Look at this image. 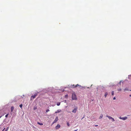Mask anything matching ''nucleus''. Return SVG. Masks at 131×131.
<instances>
[{"label":"nucleus","instance_id":"nucleus-1","mask_svg":"<svg viewBox=\"0 0 131 131\" xmlns=\"http://www.w3.org/2000/svg\"><path fill=\"white\" fill-rule=\"evenodd\" d=\"M72 99L73 100H76L77 97L74 94H72Z\"/></svg>","mask_w":131,"mask_h":131},{"label":"nucleus","instance_id":"nucleus-2","mask_svg":"<svg viewBox=\"0 0 131 131\" xmlns=\"http://www.w3.org/2000/svg\"><path fill=\"white\" fill-rule=\"evenodd\" d=\"M37 95V93H36L34 95L31 96V100L35 98Z\"/></svg>","mask_w":131,"mask_h":131},{"label":"nucleus","instance_id":"nucleus-3","mask_svg":"<svg viewBox=\"0 0 131 131\" xmlns=\"http://www.w3.org/2000/svg\"><path fill=\"white\" fill-rule=\"evenodd\" d=\"M106 116L108 117L109 119H111L112 121H114V118H112L111 117L108 116V115H106Z\"/></svg>","mask_w":131,"mask_h":131},{"label":"nucleus","instance_id":"nucleus-4","mask_svg":"<svg viewBox=\"0 0 131 131\" xmlns=\"http://www.w3.org/2000/svg\"><path fill=\"white\" fill-rule=\"evenodd\" d=\"M58 117L57 116L56 117V118L54 120V122H53V124H54V123H56L58 121Z\"/></svg>","mask_w":131,"mask_h":131},{"label":"nucleus","instance_id":"nucleus-5","mask_svg":"<svg viewBox=\"0 0 131 131\" xmlns=\"http://www.w3.org/2000/svg\"><path fill=\"white\" fill-rule=\"evenodd\" d=\"M78 109V108L77 107H75L74 109V110L72 111V112L73 113H75L77 110Z\"/></svg>","mask_w":131,"mask_h":131},{"label":"nucleus","instance_id":"nucleus-6","mask_svg":"<svg viewBox=\"0 0 131 131\" xmlns=\"http://www.w3.org/2000/svg\"><path fill=\"white\" fill-rule=\"evenodd\" d=\"M120 118L123 120H125L127 119V117H120Z\"/></svg>","mask_w":131,"mask_h":131},{"label":"nucleus","instance_id":"nucleus-7","mask_svg":"<svg viewBox=\"0 0 131 131\" xmlns=\"http://www.w3.org/2000/svg\"><path fill=\"white\" fill-rule=\"evenodd\" d=\"M60 125L58 124L57 126L56 127V129H57L60 128Z\"/></svg>","mask_w":131,"mask_h":131},{"label":"nucleus","instance_id":"nucleus-8","mask_svg":"<svg viewBox=\"0 0 131 131\" xmlns=\"http://www.w3.org/2000/svg\"><path fill=\"white\" fill-rule=\"evenodd\" d=\"M61 110H58L56 112H55V113H60L61 112Z\"/></svg>","mask_w":131,"mask_h":131},{"label":"nucleus","instance_id":"nucleus-9","mask_svg":"<svg viewBox=\"0 0 131 131\" xmlns=\"http://www.w3.org/2000/svg\"><path fill=\"white\" fill-rule=\"evenodd\" d=\"M14 109V108L13 106H12L11 107V112H12Z\"/></svg>","mask_w":131,"mask_h":131},{"label":"nucleus","instance_id":"nucleus-10","mask_svg":"<svg viewBox=\"0 0 131 131\" xmlns=\"http://www.w3.org/2000/svg\"><path fill=\"white\" fill-rule=\"evenodd\" d=\"M121 83H122V84H123V81H121L118 84V85H120Z\"/></svg>","mask_w":131,"mask_h":131},{"label":"nucleus","instance_id":"nucleus-11","mask_svg":"<svg viewBox=\"0 0 131 131\" xmlns=\"http://www.w3.org/2000/svg\"><path fill=\"white\" fill-rule=\"evenodd\" d=\"M37 124L40 125H43V124L42 123H40L39 122H37Z\"/></svg>","mask_w":131,"mask_h":131},{"label":"nucleus","instance_id":"nucleus-12","mask_svg":"<svg viewBox=\"0 0 131 131\" xmlns=\"http://www.w3.org/2000/svg\"><path fill=\"white\" fill-rule=\"evenodd\" d=\"M77 86H79V88L81 87V86L78 84H77V85H75V87H77Z\"/></svg>","mask_w":131,"mask_h":131},{"label":"nucleus","instance_id":"nucleus-13","mask_svg":"<svg viewBox=\"0 0 131 131\" xmlns=\"http://www.w3.org/2000/svg\"><path fill=\"white\" fill-rule=\"evenodd\" d=\"M60 102H58L57 104V106H59L60 105Z\"/></svg>","mask_w":131,"mask_h":131},{"label":"nucleus","instance_id":"nucleus-14","mask_svg":"<svg viewBox=\"0 0 131 131\" xmlns=\"http://www.w3.org/2000/svg\"><path fill=\"white\" fill-rule=\"evenodd\" d=\"M76 85H72L71 86V88H75L76 87H75Z\"/></svg>","mask_w":131,"mask_h":131},{"label":"nucleus","instance_id":"nucleus-15","mask_svg":"<svg viewBox=\"0 0 131 131\" xmlns=\"http://www.w3.org/2000/svg\"><path fill=\"white\" fill-rule=\"evenodd\" d=\"M107 95V92H106L105 93L104 96L105 97H106Z\"/></svg>","mask_w":131,"mask_h":131},{"label":"nucleus","instance_id":"nucleus-16","mask_svg":"<svg viewBox=\"0 0 131 131\" xmlns=\"http://www.w3.org/2000/svg\"><path fill=\"white\" fill-rule=\"evenodd\" d=\"M9 128V127H7V128H6V129H5V131H7L8 129Z\"/></svg>","mask_w":131,"mask_h":131},{"label":"nucleus","instance_id":"nucleus-17","mask_svg":"<svg viewBox=\"0 0 131 131\" xmlns=\"http://www.w3.org/2000/svg\"><path fill=\"white\" fill-rule=\"evenodd\" d=\"M103 117V114H102L100 117V119L101 118Z\"/></svg>","mask_w":131,"mask_h":131},{"label":"nucleus","instance_id":"nucleus-18","mask_svg":"<svg viewBox=\"0 0 131 131\" xmlns=\"http://www.w3.org/2000/svg\"><path fill=\"white\" fill-rule=\"evenodd\" d=\"M67 125L68 126H70V124H69V123L68 122H67Z\"/></svg>","mask_w":131,"mask_h":131},{"label":"nucleus","instance_id":"nucleus-19","mask_svg":"<svg viewBox=\"0 0 131 131\" xmlns=\"http://www.w3.org/2000/svg\"><path fill=\"white\" fill-rule=\"evenodd\" d=\"M23 106V105L22 104H20V105H19V106L21 108Z\"/></svg>","mask_w":131,"mask_h":131},{"label":"nucleus","instance_id":"nucleus-20","mask_svg":"<svg viewBox=\"0 0 131 131\" xmlns=\"http://www.w3.org/2000/svg\"><path fill=\"white\" fill-rule=\"evenodd\" d=\"M114 91H112V95H114Z\"/></svg>","mask_w":131,"mask_h":131},{"label":"nucleus","instance_id":"nucleus-21","mask_svg":"<svg viewBox=\"0 0 131 131\" xmlns=\"http://www.w3.org/2000/svg\"><path fill=\"white\" fill-rule=\"evenodd\" d=\"M124 90L125 91H128V89L126 88Z\"/></svg>","mask_w":131,"mask_h":131},{"label":"nucleus","instance_id":"nucleus-22","mask_svg":"<svg viewBox=\"0 0 131 131\" xmlns=\"http://www.w3.org/2000/svg\"><path fill=\"white\" fill-rule=\"evenodd\" d=\"M49 111V109H47L46 111V112H47Z\"/></svg>","mask_w":131,"mask_h":131},{"label":"nucleus","instance_id":"nucleus-23","mask_svg":"<svg viewBox=\"0 0 131 131\" xmlns=\"http://www.w3.org/2000/svg\"><path fill=\"white\" fill-rule=\"evenodd\" d=\"M8 115V114H6V115H5V117H7Z\"/></svg>","mask_w":131,"mask_h":131},{"label":"nucleus","instance_id":"nucleus-24","mask_svg":"<svg viewBox=\"0 0 131 131\" xmlns=\"http://www.w3.org/2000/svg\"><path fill=\"white\" fill-rule=\"evenodd\" d=\"M37 109V107H34V110H36Z\"/></svg>","mask_w":131,"mask_h":131},{"label":"nucleus","instance_id":"nucleus-25","mask_svg":"<svg viewBox=\"0 0 131 131\" xmlns=\"http://www.w3.org/2000/svg\"><path fill=\"white\" fill-rule=\"evenodd\" d=\"M98 126V125H95V126Z\"/></svg>","mask_w":131,"mask_h":131},{"label":"nucleus","instance_id":"nucleus-26","mask_svg":"<svg viewBox=\"0 0 131 131\" xmlns=\"http://www.w3.org/2000/svg\"><path fill=\"white\" fill-rule=\"evenodd\" d=\"M115 97H113V99L114 100H115Z\"/></svg>","mask_w":131,"mask_h":131},{"label":"nucleus","instance_id":"nucleus-27","mask_svg":"<svg viewBox=\"0 0 131 131\" xmlns=\"http://www.w3.org/2000/svg\"><path fill=\"white\" fill-rule=\"evenodd\" d=\"M5 129V128H4V129H3V130H2V131H4V130Z\"/></svg>","mask_w":131,"mask_h":131},{"label":"nucleus","instance_id":"nucleus-28","mask_svg":"<svg viewBox=\"0 0 131 131\" xmlns=\"http://www.w3.org/2000/svg\"><path fill=\"white\" fill-rule=\"evenodd\" d=\"M129 96L131 97V95H130Z\"/></svg>","mask_w":131,"mask_h":131},{"label":"nucleus","instance_id":"nucleus-29","mask_svg":"<svg viewBox=\"0 0 131 131\" xmlns=\"http://www.w3.org/2000/svg\"><path fill=\"white\" fill-rule=\"evenodd\" d=\"M2 117V116H0V118H1V117Z\"/></svg>","mask_w":131,"mask_h":131},{"label":"nucleus","instance_id":"nucleus-30","mask_svg":"<svg viewBox=\"0 0 131 131\" xmlns=\"http://www.w3.org/2000/svg\"><path fill=\"white\" fill-rule=\"evenodd\" d=\"M121 89H119V90H119V91H121Z\"/></svg>","mask_w":131,"mask_h":131},{"label":"nucleus","instance_id":"nucleus-31","mask_svg":"<svg viewBox=\"0 0 131 131\" xmlns=\"http://www.w3.org/2000/svg\"><path fill=\"white\" fill-rule=\"evenodd\" d=\"M130 91H131V90H130Z\"/></svg>","mask_w":131,"mask_h":131}]
</instances>
